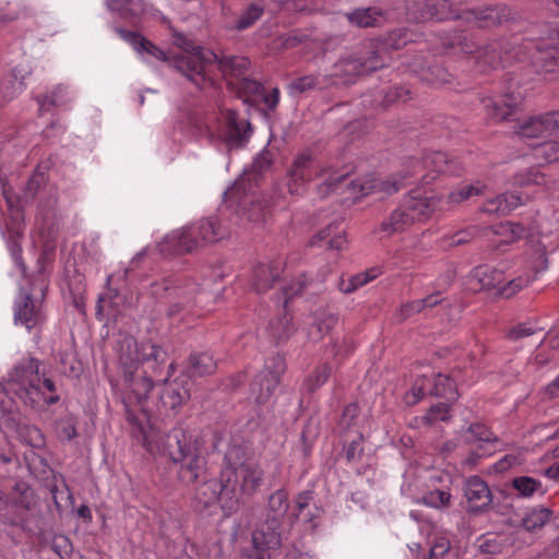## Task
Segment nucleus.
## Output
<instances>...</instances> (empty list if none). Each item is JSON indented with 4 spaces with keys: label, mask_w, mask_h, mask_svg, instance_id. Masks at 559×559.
<instances>
[{
    "label": "nucleus",
    "mask_w": 559,
    "mask_h": 559,
    "mask_svg": "<svg viewBox=\"0 0 559 559\" xmlns=\"http://www.w3.org/2000/svg\"><path fill=\"white\" fill-rule=\"evenodd\" d=\"M116 31L133 47L143 60L151 62L153 59H156L169 62L198 87H202L207 80L212 81L211 73L214 69L219 70L225 76H238L248 66V61L245 58H219L214 51L195 46L182 35H176L175 37V44L181 48V52L176 56H169L139 34L126 32L121 28Z\"/></svg>",
    "instance_id": "f257e3e1"
},
{
    "label": "nucleus",
    "mask_w": 559,
    "mask_h": 559,
    "mask_svg": "<svg viewBox=\"0 0 559 559\" xmlns=\"http://www.w3.org/2000/svg\"><path fill=\"white\" fill-rule=\"evenodd\" d=\"M116 350L123 369L129 399L142 404L153 388V377L159 373L165 352L150 342L138 344L130 335L118 341Z\"/></svg>",
    "instance_id": "f03ea898"
},
{
    "label": "nucleus",
    "mask_w": 559,
    "mask_h": 559,
    "mask_svg": "<svg viewBox=\"0 0 559 559\" xmlns=\"http://www.w3.org/2000/svg\"><path fill=\"white\" fill-rule=\"evenodd\" d=\"M39 364L34 358H25L9 373L4 382H0V413L15 420L14 394L24 404L39 407L56 403L59 397L52 394L55 384L50 379L39 376Z\"/></svg>",
    "instance_id": "7ed1b4c3"
},
{
    "label": "nucleus",
    "mask_w": 559,
    "mask_h": 559,
    "mask_svg": "<svg viewBox=\"0 0 559 559\" xmlns=\"http://www.w3.org/2000/svg\"><path fill=\"white\" fill-rule=\"evenodd\" d=\"M143 445L152 454L168 456L180 463L179 478L190 485L201 479L206 471L205 456L197 442H187L185 432L175 428L162 436L152 427L142 429Z\"/></svg>",
    "instance_id": "20e7f679"
},
{
    "label": "nucleus",
    "mask_w": 559,
    "mask_h": 559,
    "mask_svg": "<svg viewBox=\"0 0 559 559\" xmlns=\"http://www.w3.org/2000/svg\"><path fill=\"white\" fill-rule=\"evenodd\" d=\"M406 33L402 29L390 34L384 41L370 39L364 43L362 48L343 57L334 66V75L341 83L349 84L357 75L374 71L383 67V52L392 49L397 50L407 43Z\"/></svg>",
    "instance_id": "39448f33"
},
{
    "label": "nucleus",
    "mask_w": 559,
    "mask_h": 559,
    "mask_svg": "<svg viewBox=\"0 0 559 559\" xmlns=\"http://www.w3.org/2000/svg\"><path fill=\"white\" fill-rule=\"evenodd\" d=\"M452 476L442 469H408L401 487L404 496L432 509H443L451 503Z\"/></svg>",
    "instance_id": "423d86ee"
},
{
    "label": "nucleus",
    "mask_w": 559,
    "mask_h": 559,
    "mask_svg": "<svg viewBox=\"0 0 559 559\" xmlns=\"http://www.w3.org/2000/svg\"><path fill=\"white\" fill-rule=\"evenodd\" d=\"M288 495L278 489L269 498L266 521L252 534V546L247 550L248 559H272L281 546L280 527L286 521L289 524Z\"/></svg>",
    "instance_id": "0eeeda50"
},
{
    "label": "nucleus",
    "mask_w": 559,
    "mask_h": 559,
    "mask_svg": "<svg viewBox=\"0 0 559 559\" xmlns=\"http://www.w3.org/2000/svg\"><path fill=\"white\" fill-rule=\"evenodd\" d=\"M237 452L235 449L227 451L225 454L226 465L222 471L221 498L225 515L236 511L240 498L255 492L262 481V471L254 463L247 462L237 465L234 462Z\"/></svg>",
    "instance_id": "6e6552de"
},
{
    "label": "nucleus",
    "mask_w": 559,
    "mask_h": 559,
    "mask_svg": "<svg viewBox=\"0 0 559 559\" xmlns=\"http://www.w3.org/2000/svg\"><path fill=\"white\" fill-rule=\"evenodd\" d=\"M271 164L267 152L259 154L252 163V169L245 171L237 181L224 193V202L240 211V215L249 222L259 224L265 221L267 211L262 205L257 183V175Z\"/></svg>",
    "instance_id": "1a4fd4ad"
},
{
    "label": "nucleus",
    "mask_w": 559,
    "mask_h": 559,
    "mask_svg": "<svg viewBox=\"0 0 559 559\" xmlns=\"http://www.w3.org/2000/svg\"><path fill=\"white\" fill-rule=\"evenodd\" d=\"M415 4L418 10L411 12V16L418 22L429 19H462L486 27L490 24H500L510 17V10L502 5L485 8L479 11H461L456 8L459 0H416Z\"/></svg>",
    "instance_id": "9d476101"
},
{
    "label": "nucleus",
    "mask_w": 559,
    "mask_h": 559,
    "mask_svg": "<svg viewBox=\"0 0 559 559\" xmlns=\"http://www.w3.org/2000/svg\"><path fill=\"white\" fill-rule=\"evenodd\" d=\"M442 210V200L432 192L413 190L403 198L401 205L381 224L380 230L391 235L403 231L416 222H424L436 211Z\"/></svg>",
    "instance_id": "9b49d317"
},
{
    "label": "nucleus",
    "mask_w": 559,
    "mask_h": 559,
    "mask_svg": "<svg viewBox=\"0 0 559 559\" xmlns=\"http://www.w3.org/2000/svg\"><path fill=\"white\" fill-rule=\"evenodd\" d=\"M313 176L321 180L318 190L322 195L336 190L345 179V175L321 168L309 153L304 152L295 158L288 171L287 188L289 193L292 195L304 193L307 183Z\"/></svg>",
    "instance_id": "f8f14e48"
},
{
    "label": "nucleus",
    "mask_w": 559,
    "mask_h": 559,
    "mask_svg": "<svg viewBox=\"0 0 559 559\" xmlns=\"http://www.w3.org/2000/svg\"><path fill=\"white\" fill-rule=\"evenodd\" d=\"M252 130L250 122L245 118H239L238 115L228 108H219L218 112L214 114L206 121L204 134L215 144H223L228 150L245 146Z\"/></svg>",
    "instance_id": "ddd939ff"
},
{
    "label": "nucleus",
    "mask_w": 559,
    "mask_h": 559,
    "mask_svg": "<svg viewBox=\"0 0 559 559\" xmlns=\"http://www.w3.org/2000/svg\"><path fill=\"white\" fill-rule=\"evenodd\" d=\"M224 237L225 233L216 218L201 219L195 225L166 235L159 243V250L167 254L190 252L203 243L215 242Z\"/></svg>",
    "instance_id": "4468645a"
},
{
    "label": "nucleus",
    "mask_w": 559,
    "mask_h": 559,
    "mask_svg": "<svg viewBox=\"0 0 559 559\" xmlns=\"http://www.w3.org/2000/svg\"><path fill=\"white\" fill-rule=\"evenodd\" d=\"M151 294L155 298L166 299L170 305L169 314H175L178 305H188L195 301L200 305L206 302L212 294L206 287H200L192 284L191 281L182 275H175L164 278L162 283L151 285Z\"/></svg>",
    "instance_id": "2eb2a0df"
},
{
    "label": "nucleus",
    "mask_w": 559,
    "mask_h": 559,
    "mask_svg": "<svg viewBox=\"0 0 559 559\" xmlns=\"http://www.w3.org/2000/svg\"><path fill=\"white\" fill-rule=\"evenodd\" d=\"M402 179L395 176L382 178L374 174H369L357 178L348 185L349 193L354 201L368 194H379L381 198L391 195L399 191Z\"/></svg>",
    "instance_id": "dca6fc26"
},
{
    "label": "nucleus",
    "mask_w": 559,
    "mask_h": 559,
    "mask_svg": "<svg viewBox=\"0 0 559 559\" xmlns=\"http://www.w3.org/2000/svg\"><path fill=\"white\" fill-rule=\"evenodd\" d=\"M284 369V360L281 357H275L271 360V365H266L265 369L254 378L251 383V394L257 403L261 404L269 401Z\"/></svg>",
    "instance_id": "f3484780"
},
{
    "label": "nucleus",
    "mask_w": 559,
    "mask_h": 559,
    "mask_svg": "<svg viewBox=\"0 0 559 559\" xmlns=\"http://www.w3.org/2000/svg\"><path fill=\"white\" fill-rule=\"evenodd\" d=\"M2 192L3 197L7 201L8 209L10 212L11 219L13 221L12 226L7 227L8 233L10 234V238L8 239V248L10 250L11 257L15 263V265L20 269L21 274H25V265L23 264L21 258V247L16 240L20 234L19 222L22 218L21 213V201L15 200L11 194L9 187L5 183H2Z\"/></svg>",
    "instance_id": "a211bd4d"
},
{
    "label": "nucleus",
    "mask_w": 559,
    "mask_h": 559,
    "mask_svg": "<svg viewBox=\"0 0 559 559\" xmlns=\"http://www.w3.org/2000/svg\"><path fill=\"white\" fill-rule=\"evenodd\" d=\"M43 321L41 301L34 299L21 288L15 300L14 322L24 325L28 331Z\"/></svg>",
    "instance_id": "6ab92c4d"
},
{
    "label": "nucleus",
    "mask_w": 559,
    "mask_h": 559,
    "mask_svg": "<svg viewBox=\"0 0 559 559\" xmlns=\"http://www.w3.org/2000/svg\"><path fill=\"white\" fill-rule=\"evenodd\" d=\"M504 270L501 267H491L488 265L477 266L469 274L467 287L473 292L485 289H495L500 295V288L504 283Z\"/></svg>",
    "instance_id": "aec40b11"
},
{
    "label": "nucleus",
    "mask_w": 559,
    "mask_h": 559,
    "mask_svg": "<svg viewBox=\"0 0 559 559\" xmlns=\"http://www.w3.org/2000/svg\"><path fill=\"white\" fill-rule=\"evenodd\" d=\"M306 287V278L301 277L296 282L289 284V286L284 289V313L277 319L271 321L270 323V333L277 341L286 340L295 330L294 324L292 323V316H289L286 310V306L288 299L300 294L302 289Z\"/></svg>",
    "instance_id": "412c9836"
},
{
    "label": "nucleus",
    "mask_w": 559,
    "mask_h": 559,
    "mask_svg": "<svg viewBox=\"0 0 559 559\" xmlns=\"http://www.w3.org/2000/svg\"><path fill=\"white\" fill-rule=\"evenodd\" d=\"M519 134L526 140L559 134V111L532 118L521 126Z\"/></svg>",
    "instance_id": "4be33fe9"
},
{
    "label": "nucleus",
    "mask_w": 559,
    "mask_h": 559,
    "mask_svg": "<svg viewBox=\"0 0 559 559\" xmlns=\"http://www.w3.org/2000/svg\"><path fill=\"white\" fill-rule=\"evenodd\" d=\"M483 104L488 117L495 120H504L520 108L522 96L520 93H512L500 97H487L483 99Z\"/></svg>",
    "instance_id": "5701e85b"
},
{
    "label": "nucleus",
    "mask_w": 559,
    "mask_h": 559,
    "mask_svg": "<svg viewBox=\"0 0 559 559\" xmlns=\"http://www.w3.org/2000/svg\"><path fill=\"white\" fill-rule=\"evenodd\" d=\"M464 491L467 508L473 512L484 510L491 502V495L487 484L477 476L469 477L466 480Z\"/></svg>",
    "instance_id": "b1692460"
},
{
    "label": "nucleus",
    "mask_w": 559,
    "mask_h": 559,
    "mask_svg": "<svg viewBox=\"0 0 559 559\" xmlns=\"http://www.w3.org/2000/svg\"><path fill=\"white\" fill-rule=\"evenodd\" d=\"M282 271L283 261L281 259L267 263H259L252 270V288L258 293L267 290L273 282L280 277Z\"/></svg>",
    "instance_id": "393cba45"
},
{
    "label": "nucleus",
    "mask_w": 559,
    "mask_h": 559,
    "mask_svg": "<svg viewBox=\"0 0 559 559\" xmlns=\"http://www.w3.org/2000/svg\"><path fill=\"white\" fill-rule=\"evenodd\" d=\"M190 397L189 389L185 380L175 379L167 382L160 393V402L166 408L175 409L182 405Z\"/></svg>",
    "instance_id": "a878e982"
},
{
    "label": "nucleus",
    "mask_w": 559,
    "mask_h": 559,
    "mask_svg": "<svg viewBox=\"0 0 559 559\" xmlns=\"http://www.w3.org/2000/svg\"><path fill=\"white\" fill-rule=\"evenodd\" d=\"M547 266H548V261L546 258V253L539 252L536 258V261L534 263V269H535L534 276H528V275L522 276L521 275V276H519L516 278H512V280L506 278L504 283L502 285V288H500V295L506 298H510L511 296L516 294L519 290L526 287L533 280L536 278L538 273L546 270Z\"/></svg>",
    "instance_id": "bb28decb"
},
{
    "label": "nucleus",
    "mask_w": 559,
    "mask_h": 559,
    "mask_svg": "<svg viewBox=\"0 0 559 559\" xmlns=\"http://www.w3.org/2000/svg\"><path fill=\"white\" fill-rule=\"evenodd\" d=\"M309 245L311 247L328 246L331 250L341 251L346 248L347 240L345 235L337 230V226L331 224L313 235Z\"/></svg>",
    "instance_id": "cd10ccee"
},
{
    "label": "nucleus",
    "mask_w": 559,
    "mask_h": 559,
    "mask_svg": "<svg viewBox=\"0 0 559 559\" xmlns=\"http://www.w3.org/2000/svg\"><path fill=\"white\" fill-rule=\"evenodd\" d=\"M336 323L337 317L334 313L328 310L314 312L309 318V338L313 342L322 340L324 335L335 326Z\"/></svg>",
    "instance_id": "c85d7f7f"
},
{
    "label": "nucleus",
    "mask_w": 559,
    "mask_h": 559,
    "mask_svg": "<svg viewBox=\"0 0 559 559\" xmlns=\"http://www.w3.org/2000/svg\"><path fill=\"white\" fill-rule=\"evenodd\" d=\"M311 500L312 493L310 491H304L297 496L296 506L289 516V525H292L296 520L312 523L313 520L320 515L321 509L314 504L311 506Z\"/></svg>",
    "instance_id": "c756f323"
},
{
    "label": "nucleus",
    "mask_w": 559,
    "mask_h": 559,
    "mask_svg": "<svg viewBox=\"0 0 559 559\" xmlns=\"http://www.w3.org/2000/svg\"><path fill=\"white\" fill-rule=\"evenodd\" d=\"M464 439L467 442L479 443L477 447V455H485L493 450V444L497 442V438L493 433L484 425L476 424L471 426L464 435Z\"/></svg>",
    "instance_id": "7c9ffc66"
},
{
    "label": "nucleus",
    "mask_w": 559,
    "mask_h": 559,
    "mask_svg": "<svg viewBox=\"0 0 559 559\" xmlns=\"http://www.w3.org/2000/svg\"><path fill=\"white\" fill-rule=\"evenodd\" d=\"M522 203V199L516 193H504L487 200L483 205V211L489 214H508Z\"/></svg>",
    "instance_id": "2f4dec72"
},
{
    "label": "nucleus",
    "mask_w": 559,
    "mask_h": 559,
    "mask_svg": "<svg viewBox=\"0 0 559 559\" xmlns=\"http://www.w3.org/2000/svg\"><path fill=\"white\" fill-rule=\"evenodd\" d=\"M26 74V69L15 68L9 78L0 82V102L10 100L23 91Z\"/></svg>",
    "instance_id": "473e14b6"
},
{
    "label": "nucleus",
    "mask_w": 559,
    "mask_h": 559,
    "mask_svg": "<svg viewBox=\"0 0 559 559\" xmlns=\"http://www.w3.org/2000/svg\"><path fill=\"white\" fill-rule=\"evenodd\" d=\"M222 487L223 481L218 483L215 479L206 480L198 487L195 499L200 504H203L204 507H210L216 502H219L221 508L223 509V500L221 498Z\"/></svg>",
    "instance_id": "72a5a7b5"
},
{
    "label": "nucleus",
    "mask_w": 559,
    "mask_h": 559,
    "mask_svg": "<svg viewBox=\"0 0 559 559\" xmlns=\"http://www.w3.org/2000/svg\"><path fill=\"white\" fill-rule=\"evenodd\" d=\"M413 176H418L424 169H431L435 173H445L449 169L448 156L442 152H433L427 155L421 162H412ZM412 177V175H409Z\"/></svg>",
    "instance_id": "f704fd0d"
},
{
    "label": "nucleus",
    "mask_w": 559,
    "mask_h": 559,
    "mask_svg": "<svg viewBox=\"0 0 559 559\" xmlns=\"http://www.w3.org/2000/svg\"><path fill=\"white\" fill-rule=\"evenodd\" d=\"M428 393L447 399H454L456 395L455 381L445 374L438 373L435 376L432 383L429 380Z\"/></svg>",
    "instance_id": "c9c22d12"
},
{
    "label": "nucleus",
    "mask_w": 559,
    "mask_h": 559,
    "mask_svg": "<svg viewBox=\"0 0 559 559\" xmlns=\"http://www.w3.org/2000/svg\"><path fill=\"white\" fill-rule=\"evenodd\" d=\"M348 21L359 27H370L380 23L383 19L381 11L376 8L357 9L347 15Z\"/></svg>",
    "instance_id": "e433bc0d"
},
{
    "label": "nucleus",
    "mask_w": 559,
    "mask_h": 559,
    "mask_svg": "<svg viewBox=\"0 0 559 559\" xmlns=\"http://www.w3.org/2000/svg\"><path fill=\"white\" fill-rule=\"evenodd\" d=\"M486 190V185L477 180L473 183H464L452 190L448 195V201L459 204L473 195H479Z\"/></svg>",
    "instance_id": "4c0bfd02"
},
{
    "label": "nucleus",
    "mask_w": 559,
    "mask_h": 559,
    "mask_svg": "<svg viewBox=\"0 0 559 559\" xmlns=\"http://www.w3.org/2000/svg\"><path fill=\"white\" fill-rule=\"evenodd\" d=\"M107 7L122 17L135 16L145 11L142 0H107Z\"/></svg>",
    "instance_id": "58836bf2"
},
{
    "label": "nucleus",
    "mask_w": 559,
    "mask_h": 559,
    "mask_svg": "<svg viewBox=\"0 0 559 559\" xmlns=\"http://www.w3.org/2000/svg\"><path fill=\"white\" fill-rule=\"evenodd\" d=\"M361 418L359 416V408L357 404H349L345 407L340 419V428L344 431H353L357 437L362 436L360 429Z\"/></svg>",
    "instance_id": "ea45409f"
},
{
    "label": "nucleus",
    "mask_w": 559,
    "mask_h": 559,
    "mask_svg": "<svg viewBox=\"0 0 559 559\" xmlns=\"http://www.w3.org/2000/svg\"><path fill=\"white\" fill-rule=\"evenodd\" d=\"M243 87L261 96L267 109L273 110L277 106L280 100V90L277 87H272L271 90L266 91L257 81L249 80L243 81Z\"/></svg>",
    "instance_id": "a19ab883"
},
{
    "label": "nucleus",
    "mask_w": 559,
    "mask_h": 559,
    "mask_svg": "<svg viewBox=\"0 0 559 559\" xmlns=\"http://www.w3.org/2000/svg\"><path fill=\"white\" fill-rule=\"evenodd\" d=\"M380 274L381 270L379 267H372L370 270H367L366 272L352 276L347 282L342 281L340 284V289L345 294H349L356 290L357 288L366 285L370 281L377 278Z\"/></svg>",
    "instance_id": "79ce46f5"
},
{
    "label": "nucleus",
    "mask_w": 559,
    "mask_h": 559,
    "mask_svg": "<svg viewBox=\"0 0 559 559\" xmlns=\"http://www.w3.org/2000/svg\"><path fill=\"white\" fill-rule=\"evenodd\" d=\"M534 148V157L538 164L559 160V143L557 141H545L539 144H530Z\"/></svg>",
    "instance_id": "37998d69"
},
{
    "label": "nucleus",
    "mask_w": 559,
    "mask_h": 559,
    "mask_svg": "<svg viewBox=\"0 0 559 559\" xmlns=\"http://www.w3.org/2000/svg\"><path fill=\"white\" fill-rule=\"evenodd\" d=\"M439 295H429L426 298L414 300L402 305L399 310V317L401 320H404L414 313L420 312L427 307H433L440 302Z\"/></svg>",
    "instance_id": "c03bdc74"
},
{
    "label": "nucleus",
    "mask_w": 559,
    "mask_h": 559,
    "mask_svg": "<svg viewBox=\"0 0 559 559\" xmlns=\"http://www.w3.org/2000/svg\"><path fill=\"white\" fill-rule=\"evenodd\" d=\"M120 306L131 307L133 306L132 299H128L126 296L108 289L98 299V311H108L109 309L118 310Z\"/></svg>",
    "instance_id": "a18cd8bd"
},
{
    "label": "nucleus",
    "mask_w": 559,
    "mask_h": 559,
    "mask_svg": "<svg viewBox=\"0 0 559 559\" xmlns=\"http://www.w3.org/2000/svg\"><path fill=\"white\" fill-rule=\"evenodd\" d=\"M513 488L521 497H532L536 492L543 491L542 483L530 476L516 477L512 481Z\"/></svg>",
    "instance_id": "49530a36"
},
{
    "label": "nucleus",
    "mask_w": 559,
    "mask_h": 559,
    "mask_svg": "<svg viewBox=\"0 0 559 559\" xmlns=\"http://www.w3.org/2000/svg\"><path fill=\"white\" fill-rule=\"evenodd\" d=\"M190 361L193 372L200 376L210 374L216 368V362L213 356L209 353L192 355Z\"/></svg>",
    "instance_id": "de8ad7c7"
},
{
    "label": "nucleus",
    "mask_w": 559,
    "mask_h": 559,
    "mask_svg": "<svg viewBox=\"0 0 559 559\" xmlns=\"http://www.w3.org/2000/svg\"><path fill=\"white\" fill-rule=\"evenodd\" d=\"M550 512L547 509H535L530 511L523 519V526L527 531L542 527L549 520Z\"/></svg>",
    "instance_id": "09e8293b"
},
{
    "label": "nucleus",
    "mask_w": 559,
    "mask_h": 559,
    "mask_svg": "<svg viewBox=\"0 0 559 559\" xmlns=\"http://www.w3.org/2000/svg\"><path fill=\"white\" fill-rule=\"evenodd\" d=\"M21 440L33 448H40L45 443V438L41 431L31 425H25L19 429Z\"/></svg>",
    "instance_id": "8fccbe9b"
},
{
    "label": "nucleus",
    "mask_w": 559,
    "mask_h": 559,
    "mask_svg": "<svg viewBox=\"0 0 559 559\" xmlns=\"http://www.w3.org/2000/svg\"><path fill=\"white\" fill-rule=\"evenodd\" d=\"M427 382H429L427 374H421L413 385L412 390L405 395L406 404H416L426 393H428L429 385Z\"/></svg>",
    "instance_id": "3c124183"
},
{
    "label": "nucleus",
    "mask_w": 559,
    "mask_h": 559,
    "mask_svg": "<svg viewBox=\"0 0 559 559\" xmlns=\"http://www.w3.org/2000/svg\"><path fill=\"white\" fill-rule=\"evenodd\" d=\"M319 85L318 80L313 75H305L290 82L288 86L289 94L293 96L316 88Z\"/></svg>",
    "instance_id": "603ef678"
},
{
    "label": "nucleus",
    "mask_w": 559,
    "mask_h": 559,
    "mask_svg": "<svg viewBox=\"0 0 559 559\" xmlns=\"http://www.w3.org/2000/svg\"><path fill=\"white\" fill-rule=\"evenodd\" d=\"M525 462V454L523 451H516L506 454L501 460L495 464V469L503 473L511 467L522 465Z\"/></svg>",
    "instance_id": "864d4df0"
},
{
    "label": "nucleus",
    "mask_w": 559,
    "mask_h": 559,
    "mask_svg": "<svg viewBox=\"0 0 559 559\" xmlns=\"http://www.w3.org/2000/svg\"><path fill=\"white\" fill-rule=\"evenodd\" d=\"M262 14V9L258 5H250L239 17L235 26L236 29L242 31L250 27Z\"/></svg>",
    "instance_id": "5fc2aeb1"
},
{
    "label": "nucleus",
    "mask_w": 559,
    "mask_h": 559,
    "mask_svg": "<svg viewBox=\"0 0 559 559\" xmlns=\"http://www.w3.org/2000/svg\"><path fill=\"white\" fill-rule=\"evenodd\" d=\"M331 368L326 365L319 367L306 381V385L313 391L326 382L330 377Z\"/></svg>",
    "instance_id": "6e6d98bb"
},
{
    "label": "nucleus",
    "mask_w": 559,
    "mask_h": 559,
    "mask_svg": "<svg viewBox=\"0 0 559 559\" xmlns=\"http://www.w3.org/2000/svg\"><path fill=\"white\" fill-rule=\"evenodd\" d=\"M449 418V407L444 403H439L430 407L424 420L427 424H435L436 421H444Z\"/></svg>",
    "instance_id": "4d7b16f0"
},
{
    "label": "nucleus",
    "mask_w": 559,
    "mask_h": 559,
    "mask_svg": "<svg viewBox=\"0 0 559 559\" xmlns=\"http://www.w3.org/2000/svg\"><path fill=\"white\" fill-rule=\"evenodd\" d=\"M56 430L61 439L70 440L76 435L75 423L72 417L61 419L56 425Z\"/></svg>",
    "instance_id": "13d9d810"
},
{
    "label": "nucleus",
    "mask_w": 559,
    "mask_h": 559,
    "mask_svg": "<svg viewBox=\"0 0 559 559\" xmlns=\"http://www.w3.org/2000/svg\"><path fill=\"white\" fill-rule=\"evenodd\" d=\"M423 80L430 84H443L449 81V73L443 68L435 67L423 74Z\"/></svg>",
    "instance_id": "bf43d9fd"
},
{
    "label": "nucleus",
    "mask_w": 559,
    "mask_h": 559,
    "mask_svg": "<svg viewBox=\"0 0 559 559\" xmlns=\"http://www.w3.org/2000/svg\"><path fill=\"white\" fill-rule=\"evenodd\" d=\"M550 360H552V357H549L547 354H545L544 349H539L533 359H531L527 364V372L533 373L540 369H543Z\"/></svg>",
    "instance_id": "052dcab7"
},
{
    "label": "nucleus",
    "mask_w": 559,
    "mask_h": 559,
    "mask_svg": "<svg viewBox=\"0 0 559 559\" xmlns=\"http://www.w3.org/2000/svg\"><path fill=\"white\" fill-rule=\"evenodd\" d=\"M478 548L481 552L496 554L500 549L497 538L493 535H485L478 539Z\"/></svg>",
    "instance_id": "680f3d73"
},
{
    "label": "nucleus",
    "mask_w": 559,
    "mask_h": 559,
    "mask_svg": "<svg viewBox=\"0 0 559 559\" xmlns=\"http://www.w3.org/2000/svg\"><path fill=\"white\" fill-rule=\"evenodd\" d=\"M536 332V328L531 323H522L514 326L510 333L509 337L512 340H518L521 337L530 336Z\"/></svg>",
    "instance_id": "e2e57ef3"
},
{
    "label": "nucleus",
    "mask_w": 559,
    "mask_h": 559,
    "mask_svg": "<svg viewBox=\"0 0 559 559\" xmlns=\"http://www.w3.org/2000/svg\"><path fill=\"white\" fill-rule=\"evenodd\" d=\"M69 94L67 86H58L53 93H52V104L55 105H62L67 102V99L63 97Z\"/></svg>",
    "instance_id": "0e129e2a"
},
{
    "label": "nucleus",
    "mask_w": 559,
    "mask_h": 559,
    "mask_svg": "<svg viewBox=\"0 0 559 559\" xmlns=\"http://www.w3.org/2000/svg\"><path fill=\"white\" fill-rule=\"evenodd\" d=\"M467 241V234L465 231H459L457 234L450 237L448 246H459Z\"/></svg>",
    "instance_id": "69168bd1"
},
{
    "label": "nucleus",
    "mask_w": 559,
    "mask_h": 559,
    "mask_svg": "<svg viewBox=\"0 0 559 559\" xmlns=\"http://www.w3.org/2000/svg\"><path fill=\"white\" fill-rule=\"evenodd\" d=\"M546 391L550 396H557L559 394V374L547 385Z\"/></svg>",
    "instance_id": "338daca9"
},
{
    "label": "nucleus",
    "mask_w": 559,
    "mask_h": 559,
    "mask_svg": "<svg viewBox=\"0 0 559 559\" xmlns=\"http://www.w3.org/2000/svg\"><path fill=\"white\" fill-rule=\"evenodd\" d=\"M56 547H63V552L68 554L71 550L70 543L66 537H59L56 539Z\"/></svg>",
    "instance_id": "774afa93"
}]
</instances>
